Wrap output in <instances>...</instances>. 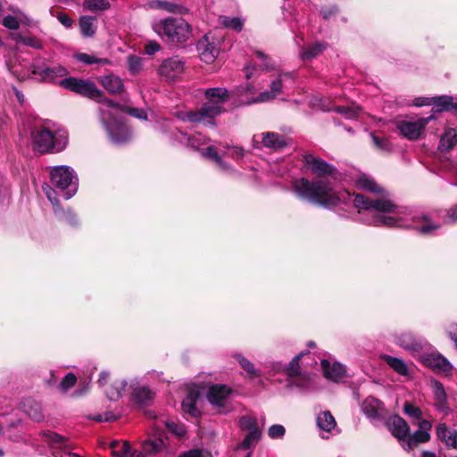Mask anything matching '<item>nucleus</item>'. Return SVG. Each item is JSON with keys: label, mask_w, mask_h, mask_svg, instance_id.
Wrapping results in <instances>:
<instances>
[{"label": "nucleus", "mask_w": 457, "mask_h": 457, "mask_svg": "<svg viewBox=\"0 0 457 457\" xmlns=\"http://www.w3.org/2000/svg\"><path fill=\"white\" fill-rule=\"evenodd\" d=\"M179 457H211L210 453L201 449H191L184 452Z\"/></svg>", "instance_id": "60"}, {"label": "nucleus", "mask_w": 457, "mask_h": 457, "mask_svg": "<svg viewBox=\"0 0 457 457\" xmlns=\"http://www.w3.org/2000/svg\"><path fill=\"white\" fill-rule=\"evenodd\" d=\"M184 66L183 60L176 56L164 60L159 67L158 72L164 79L171 81L183 73Z\"/></svg>", "instance_id": "16"}, {"label": "nucleus", "mask_w": 457, "mask_h": 457, "mask_svg": "<svg viewBox=\"0 0 457 457\" xmlns=\"http://www.w3.org/2000/svg\"><path fill=\"white\" fill-rule=\"evenodd\" d=\"M99 83L112 95L120 94L124 91L122 79L114 74H108L98 78Z\"/></svg>", "instance_id": "27"}, {"label": "nucleus", "mask_w": 457, "mask_h": 457, "mask_svg": "<svg viewBox=\"0 0 457 457\" xmlns=\"http://www.w3.org/2000/svg\"><path fill=\"white\" fill-rule=\"evenodd\" d=\"M294 79L295 76L293 72H279L278 77L271 80L270 90H265L260 93L255 98L247 101V104L265 103L275 99L282 92L283 82L287 81V79L293 81Z\"/></svg>", "instance_id": "8"}, {"label": "nucleus", "mask_w": 457, "mask_h": 457, "mask_svg": "<svg viewBox=\"0 0 457 457\" xmlns=\"http://www.w3.org/2000/svg\"><path fill=\"white\" fill-rule=\"evenodd\" d=\"M219 22L225 28L234 29L237 32L243 29L244 20L240 17L220 16Z\"/></svg>", "instance_id": "42"}, {"label": "nucleus", "mask_w": 457, "mask_h": 457, "mask_svg": "<svg viewBox=\"0 0 457 457\" xmlns=\"http://www.w3.org/2000/svg\"><path fill=\"white\" fill-rule=\"evenodd\" d=\"M15 16L7 15L3 19V25L9 29H18L20 23L29 24V19L19 9L14 10Z\"/></svg>", "instance_id": "31"}, {"label": "nucleus", "mask_w": 457, "mask_h": 457, "mask_svg": "<svg viewBox=\"0 0 457 457\" xmlns=\"http://www.w3.org/2000/svg\"><path fill=\"white\" fill-rule=\"evenodd\" d=\"M457 143V132L454 129L449 128L442 135L438 149L441 152H449Z\"/></svg>", "instance_id": "35"}, {"label": "nucleus", "mask_w": 457, "mask_h": 457, "mask_svg": "<svg viewBox=\"0 0 457 457\" xmlns=\"http://www.w3.org/2000/svg\"><path fill=\"white\" fill-rule=\"evenodd\" d=\"M120 109L118 111H114V110L111 109V112H113V115L111 118V122L113 124L115 122V120H118L121 123V126L127 130L129 136L124 141L120 142V143H115L116 145L126 143L131 137V132H130L129 129L125 125L123 118L120 116V112H125L130 114L131 116H133L137 119H139V120H146L147 119V114L145 112V110L142 108L124 107V106H121L120 104Z\"/></svg>", "instance_id": "21"}, {"label": "nucleus", "mask_w": 457, "mask_h": 457, "mask_svg": "<svg viewBox=\"0 0 457 457\" xmlns=\"http://www.w3.org/2000/svg\"><path fill=\"white\" fill-rule=\"evenodd\" d=\"M254 54L260 60L261 63L259 64V68H257V65L253 62H249L245 66V78L247 79L254 78L258 70L262 71H270L275 70L274 62L266 54L259 50H255Z\"/></svg>", "instance_id": "18"}, {"label": "nucleus", "mask_w": 457, "mask_h": 457, "mask_svg": "<svg viewBox=\"0 0 457 457\" xmlns=\"http://www.w3.org/2000/svg\"><path fill=\"white\" fill-rule=\"evenodd\" d=\"M286 429L282 425L275 424L269 428L268 436L272 438H282L285 435Z\"/></svg>", "instance_id": "57"}, {"label": "nucleus", "mask_w": 457, "mask_h": 457, "mask_svg": "<svg viewBox=\"0 0 457 457\" xmlns=\"http://www.w3.org/2000/svg\"><path fill=\"white\" fill-rule=\"evenodd\" d=\"M441 98H447V101H440L438 112L448 111L457 114V102H453V98L449 96H441Z\"/></svg>", "instance_id": "52"}, {"label": "nucleus", "mask_w": 457, "mask_h": 457, "mask_svg": "<svg viewBox=\"0 0 457 457\" xmlns=\"http://www.w3.org/2000/svg\"><path fill=\"white\" fill-rule=\"evenodd\" d=\"M172 135L175 139L180 142L183 145H186L189 147L197 149L199 146L204 145L208 141V138L201 134L188 135L181 130L176 129L175 131H172Z\"/></svg>", "instance_id": "26"}, {"label": "nucleus", "mask_w": 457, "mask_h": 457, "mask_svg": "<svg viewBox=\"0 0 457 457\" xmlns=\"http://www.w3.org/2000/svg\"><path fill=\"white\" fill-rule=\"evenodd\" d=\"M396 345L409 351L413 356H418L426 345V341L417 337L409 331H401L394 335Z\"/></svg>", "instance_id": "12"}, {"label": "nucleus", "mask_w": 457, "mask_h": 457, "mask_svg": "<svg viewBox=\"0 0 457 457\" xmlns=\"http://www.w3.org/2000/svg\"><path fill=\"white\" fill-rule=\"evenodd\" d=\"M200 58L206 63L212 62L219 54V49L212 44L201 41L198 44Z\"/></svg>", "instance_id": "33"}, {"label": "nucleus", "mask_w": 457, "mask_h": 457, "mask_svg": "<svg viewBox=\"0 0 457 457\" xmlns=\"http://www.w3.org/2000/svg\"><path fill=\"white\" fill-rule=\"evenodd\" d=\"M320 366L325 378L329 380L337 383L345 378V369L338 362H331L328 360H322Z\"/></svg>", "instance_id": "25"}, {"label": "nucleus", "mask_w": 457, "mask_h": 457, "mask_svg": "<svg viewBox=\"0 0 457 457\" xmlns=\"http://www.w3.org/2000/svg\"><path fill=\"white\" fill-rule=\"evenodd\" d=\"M153 29L162 38L173 43L186 42L191 36V26L182 18L169 17L155 21Z\"/></svg>", "instance_id": "4"}, {"label": "nucleus", "mask_w": 457, "mask_h": 457, "mask_svg": "<svg viewBox=\"0 0 457 457\" xmlns=\"http://www.w3.org/2000/svg\"><path fill=\"white\" fill-rule=\"evenodd\" d=\"M238 426L242 430L253 431V429H260L257 426V420L254 417L245 415L240 417Z\"/></svg>", "instance_id": "50"}, {"label": "nucleus", "mask_w": 457, "mask_h": 457, "mask_svg": "<svg viewBox=\"0 0 457 457\" xmlns=\"http://www.w3.org/2000/svg\"><path fill=\"white\" fill-rule=\"evenodd\" d=\"M157 6L162 9H164L170 12H174V13H179V14H185V13H187V12H188V10L186 7H184L182 5H178V4H172L170 2H167V1H158Z\"/></svg>", "instance_id": "51"}, {"label": "nucleus", "mask_w": 457, "mask_h": 457, "mask_svg": "<svg viewBox=\"0 0 457 457\" xmlns=\"http://www.w3.org/2000/svg\"><path fill=\"white\" fill-rule=\"evenodd\" d=\"M303 355L304 353H300L291 360L287 366L285 367V372L292 378L289 382L290 386L305 388L310 385L311 377L300 372L299 361Z\"/></svg>", "instance_id": "14"}, {"label": "nucleus", "mask_w": 457, "mask_h": 457, "mask_svg": "<svg viewBox=\"0 0 457 457\" xmlns=\"http://www.w3.org/2000/svg\"><path fill=\"white\" fill-rule=\"evenodd\" d=\"M447 101V98H441L440 96H434V97H417L414 100V105L418 107L421 106H433V111L436 112H438L440 101Z\"/></svg>", "instance_id": "43"}, {"label": "nucleus", "mask_w": 457, "mask_h": 457, "mask_svg": "<svg viewBox=\"0 0 457 457\" xmlns=\"http://www.w3.org/2000/svg\"><path fill=\"white\" fill-rule=\"evenodd\" d=\"M74 58L80 62H83L87 65H91V64H102V65H106V64H111V61L107 58H98L95 55H92V54H86V53H79V54H74Z\"/></svg>", "instance_id": "41"}, {"label": "nucleus", "mask_w": 457, "mask_h": 457, "mask_svg": "<svg viewBox=\"0 0 457 457\" xmlns=\"http://www.w3.org/2000/svg\"><path fill=\"white\" fill-rule=\"evenodd\" d=\"M60 86L83 96L94 99L101 104L99 107L101 120L112 143L122 142L128 137L129 134L127 130L121 126V123L118 120H115L113 124L111 122V118L113 115L111 109L118 111L120 109V104L105 97L103 91L100 90L93 81L69 77L62 79L60 81Z\"/></svg>", "instance_id": "2"}, {"label": "nucleus", "mask_w": 457, "mask_h": 457, "mask_svg": "<svg viewBox=\"0 0 457 457\" xmlns=\"http://www.w3.org/2000/svg\"><path fill=\"white\" fill-rule=\"evenodd\" d=\"M325 48H326V45H324L320 42H316L302 51L301 58L303 61H311L313 58L321 54V53L325 50Z\"/></svg>", "instance_id": "39"}, {"label": "nucleus", "mask_w": 457, "mask_h": 457, "mask_svg": "<svg viewBox=\"0 0 457 457\" xmlns=\"http://www.w3.org/2000/svg\"><path fill=\"white\" fill-rule=\"evenodd\" d=\"M129 389L132 401L138 404H145L154 397V392L147 386L140 385L137 378L129 379Z\"/></svg>", "instance_id": "17"}, {"label": "nucleus", "mask_w": 457, "mask_h": 457, "mask_svg": "<svg viewBox=\"0 0 457 457\" xmlns=\"http://www.w3.org/2000/svg\"><path fill=\"white\" fill-rule=\"evenodd\" d=\"M108 0H85L83 2V8L89 12H100L110 8Z\"/></svg>", "instance_id": "46"}, {"label": "nucleus", "mask_w": 457, "mask_h": 457, "mask_svg": "<svg viewBox=\"0 0 457 457\" xmlns=\"http://www.w3.org/2000/svg\"><path fill=\"white\" fill-rule=\"evenodd\" d=\"M25 411L33 420L40 421L44 418L42 408L40 404L36 402L29 401L25 404Z\"/></svg>", "instance_id": "48"}, {"label": "nucleus", "mask_w": 457, "mask_h": 457, "mask_svg": "<svg viewBox=\"0 0 457 457\" xmlns=\"http://www.w3.org/2000/svg\"><path fill=\"white\" fill-rule=\"evenodd\" d=\"M112 447L116 457H137V452L132 449L128 442H115L112 445Z\"/></svg>", "instance_id": "38"}, {"label": "nucleus", "mask_w": 457, "mask_h": 457, "mask_svg": "<svg viewBox=\"0 0 457 457\" xmlns=\"http://www.w3.org/2000/svg\"><path fill=\"white\" fill-rule=\"evenodd\" d=\"M386 426L392 435L399 440L403 446V443H404L410 432V428L407 422L399 415H393L387 419Z\"/></svg>", "instance_id": "19"}, {"label": "nucleus", "mask_w": 457, "mask_h": 457, "mask_svg": "<svg viewBox=\"0 0 457 457\" xmlns=\"http://www.w3.org/2000/svg\"><path fill=\"white\" fill-rule=\"evenodd\" d=\"M31 68L33 74L38 76L43 82L46 83H55L58 79L68 74V70L61 64L33 63Z\"/></svg>", "instance_id": "9"}, {"label": "nucleus", "mask_w": 457, "mask_h": 457, "mask_svg": "<svg viewBox=\"0 0 457 457\" xmlns=\"http://www.w3.org/2000/svg\"><path fill=\"white\" fill-rule=\"evenodd\" d=\"M30 137L33 149L41 154L50 150L60 152L64 149L68 141L64 131H54L45 126L33 128Z\"/></svg>", "instance_id": "5"}, {"label": "nucleus", "mask_w": 457, "mask_h": 457, "mask_svg": "<svg viewBox=\"0 0 457 457\" xmlns=\"http://www.w3.org/2000/svg\"><path fill=\"white\" fill-rule=\"evenodd\" d=\"M384 361L386 362V364L391 367L395 372L402 376H407L409 373V369L407 364L403 361V359L390 356V355H385L383 357Z\"/></svg>", "instance_id": "37"}, {"label": "nucleus", "mask_w": 457, "mask_h": 457, "mask_svg": "<svg viewBox=\"0 0 457 457\" xmlns=\"http://www.w3.org/2000/svg\"><path fill=\"white\" fill-rule=\"evenodd\" d=\"M286 366L283 365L282 362L280 361H273V362H270V371L269 373L270 375H276L278 373H280L282 371H285V368Z\"/></svg>", "instance_id": "63"}, {"label": "nucleus", "mask_w": 457, "mask_h": 457, "mask_svg": "<svg viewBox=\"0 0 457 457\" xmlns=\"http://www.w3.org/2000/svg\"><path fill=\"white\" fill-rule=\"evenodd\" d=\"M372 140L374 145L380 150L389 151L391 149V143L388 139L384 137H379L376 135H372Z\"/></svg>", "instance_id": "58"}, {"label": "nucleus", "mask_w": 457, "mask_h": 457, "mask_svg": "<svg viewBox=\"0 0 457 457\" xmlns=\"http://www.w3.org/2000/svg\"><path fill=\"white\" fill-rule=\"evenodd\" d=\"M435 119L434 114L428 117L420 118L416 120H402L396 122V128L401 134L409 140H417L427 125Z\"/></svg>", "instance_id": "7"}, {"label": "nucleus", "mask_w": 457, "mask_h": 457, "mask_svg": "<svg viewBox=\"0 0 457 457\" xmlns=\"http://www.w3.org/2000/svg\"><path fill=\"white\" fill-rule=\"evenodd\" d=\"M231 389L225 385H212L210 386L207 398L209 403L216 407L220 412H227L229 410V395Z\"/></svg>", "instance_id": "10"}, {"label": "nucleus", "mask_w": 457, "mask_h": 457, "mask_svg": "<svg viewBox=\"0 0 457 457\" xmlns=\"http://www.w3.org/2000/svg\"><path fill=\"white\" fill-rule=\"evenodd\" d=\"M166 427L175 435L183 436L186 434V430L182 425L177 424L172 420L166 421Z\"/></svg>", "instance_id": "59"}, {"label": "nucleus", "mask_w": 457, "mask_h": 457, "mask_svg": "<svg viewBox=\"0 0 457 457\" xmlns=\"http://www.w3.org/2000/svg\"><path fill=\"white\" fill-rule=\"evenodd\" d=\"M201 154L203 157L212 160L221 170H232V166L222 160L221 156L219 155L213 145H209L205 149L202 150Z\"/></svg>", "instance_id": "32"}, {"label": "nucleus", "mask_w": 457, "mask_h": 457, "mask_svg": "<svg viewBox=\"0 0 457 457\" xmlns=\"http://www.w3.org/2000/svg\"><path fill=\"white\" fill-rule=\"evenodd\" d=\"M127 387L129 388V379H116L105 388L104 393L110 400L116 401L123 396Z\"/></svg>", "instance_id": "28"}, {"label": "nucleus", "mask_w": 457, "mask_h": 457, "mask_svg": "<svg viewBox=\"0 0 457 457\" xmlns=\"http://www.w3.org/2000/svg\"><path fill=\"white\" fill-rule=\"evenodd\" d=\"M436 436L440 440L445 442L447 446L452 447L453 443H455L453 440V432L450 431L445 423H441L436 427Z\"/></svg>", "instance_id": "47"}, {"label": "nucleus", "mask_w": 457, "mask_h": 457, "mask_svg": "<svg viewBox=\"0 0 457 457\" xmlns=\"http://www.w3.org/2000/svg\"><path fill=\"white\" fill-rule=\"evenodd\" d=\"M81 34L89 37L96 33V18L92 16H82L79 21Z\"/></svg>", "instance_id": "40"}, {"label": "nucleus", "mask_w": 457, "mask_h": 457, "mask_svg": "<svg viewBox=\"0 0 457 457\" xmlns=\"http://www.w3.org/2000/svg\"><path fill=\"white\" fill-rule=\"evenodd\" d=\"M15 40L17 43L33 47L35 49H39L42 47L41 42L34 37H22L21 35H17Z\"/></svg>", "instance_id": "55"}, {"label": "nucleus", "mask_w": 457, "mask_h": 457, "mask_svg": "<svg viewBox=\"0 0 457 457\" xmlns=\"http://www.w3.org/2000/svg\"><path fill=\"white\" fill-rule=\"evenodd\" d=\"M50 179L56 195L69 200L78 191L79 179L72 168L66 165L55 166L51 169Z\"/></svg>", "instance_id": "6"}, {"label": "nucleus", "mask_w": 457, "mask_h": 457, "mask_svg": "<svg viewBox=\"0 0 457 457\" xmlns=\"http://www.w3.org/2000/svg\"><path fill=\"white\" fill-rule=\"evenodd\" d=\"M42 189L47 199L51 202L54 214L59 220H63L71 226H75L79 223L77 215L71 210L69 209L64 211L61 208L59 200L56 197V193L51 186L45 183L42 186Z\"/></svg>", "instance_id": "11"}, {"label": "nucleus", "mask_w": 457, "mask_h": 457, "mask_svg": "<svg viewBox=\"0 0 457 457\" xmlns=\"http://www.w3.org/2000/svg\"><path fill=\"white\" fill-rule=\"evenodd\" d=\"M200 398V393L197 387H191L188 389L186 397L182 401V410L186 414L193 418L200 415V411L197 407V401Z\"/></svg>", "instance_id": "24"}, {"label": "nucleus", "mask_w": 457, "mask_h": 457, "mask_svg": "<svg viewBox=\"0 0 457 457\" xmlns=\"http://www.w3.org/2000/svg\"><path fill=\"white\" fill-rule=\"evenodd\" d=\"M77 378L73 373H68L61 381L58 387L62 393L68 392L75 386Z\"/></svg>", "instance_id": "53"}, {"label": "nucleus", "mask_w": 457, "mask_h": 457, "mask_svg": "<svg viewBox=\"0 0 457 457\" xmlns=\"http://www.w3.org/2000/svg\"><path fill=\"white\" fill-rule=\"evenodd\" d=\"M403 412L414 420H421L422 411L411 403L406 402L403 405Z\"/></svg>", "instance_id": "54"}, {"label": "nucleus", "mask_w": 457, "mask_h": 457, "mask_svg": "<svg viewBox=\"0 0 457 457\" xmlns=\"http://www.w3.org/2000/svg\"><path fill=\"white\" fill-rule=\"evenodd\" d=\"M429 440V432L417 429L413 434H408L404 443H403V448L406 451H411L419 444L427 443Z\"/></svg>", "instance_id": "29"}, {"label": "nucleus", "mask_w": 457, "mask_h": 457, "mask_svg": "<svg viewBox=\"0 0 457 457\" xmlns=\"http://www.w3.org/2000/svg\"><path fill=\"white\" fill-rule=\"evenodd\" d=\"M236 360L240 364L241 368L249 375L250 378H257L260 376V372L255 369L253 363L244 357L242 354H236Z\"/></svg>", "instance_id": "45"}, {"label": "nucleus", "mask_w": 457, "mask_h": 457, "mask_svg": "<svg viewBox=\"0 0 457 457\" xmlns=\"http://www.w3.org/2000/svg\"><path fill=\"white\" fill-rule=\"evenodd\" d=\"M431 386L433 390V395L435 398V406L437 410L444 411L447 408V395L445 391V388L437 380L431 381Z\"/></svg>", "instance_id": "30"}, {"label": "nucleus", "mask_w": 457, "mask_h": 457, "mask_svg": "<svg viewBox=\"0 0 457 457\" xmlns=\"http://www.w3.org/2000/svg\"><path fill=\"white\" fill-rule=\"evenodd\" d=\"M164 445V441L161 436L154 440H147L143 443L142 451L137 453V457H140V455H151L157 453L163 450Z\"/></svg>", "instance_id": "34"}, {"label": "nucleus", "mask_w": 457, "mask_h": 457, "mask_svg": "<svg viewBox=\"0 0 457 457\" xmlns=\"http://www.w3.org/2000/svg\"><path fill=\"white\" fill-rule=\"evenodd\" d=\"M457 222V204L450 207L446 212L445 223Z\"/></svg>", "instance_id": "61"}, {"label": "nucleus", "mask_w": 457, "mask_h": 457, "mask_svg": "<svg viewBox=\"0 0 457 457\" xmlns=\"http://www.w3.org/2000/svg\"><path fill=\"white\" fill-rule=\"evenodd\" d=\"M337 12H338V9L335 5L323 7L320 10V13H321L322 17L326 20L334 16Z\"/></svg>", "instance_id": "62"}, {"label": "nucleus", "mask_w": 457, "mask_h": 457, "mask_svg": "<svg viewBox=\"0 0 457 457\" xmlns=\"http://www.w3.org/2000/svg\"><path fill=\"white\" fill-rule=\"evenodd\" d=\"M323 111H335L347 119H353L358 116L360 108L359 107H345V106H336L334 109L331 108H321Z\"/></svg>", "instance_id": "49"}, {"label": "nucleus", "mask_w": 457, "mask_h": 457, "mask_svg": "<svg viewBox=\"0 0 457 457\" xmlns=\"http://www.w3.org/2000/svg\"><path fill=\"white\" fill-rule=\"evenodd\" d=\"M206 103L197 111L180 112L179 119L183 121L214 125V119L223 112V104L229 97L228 91L224 87L208 88L204 92Z\"/></svg>", "instance_id": "3"}, {"label": "nucleus", "mask_w": 457, "mask_h": 457, "mask_svg": "<svg viewBox=\"0 0 457 457\" xmlns=\"http://www.w3.org/2000/svg\"><path fill=\"white\" fill-rule=\"evenodd\" d=\"M304 161L319 178L312 181L304 178L294 181L293 191L303 200L326 208L353 205L359 212L366 211L371 215L367 221L370 225L413 228L423 235H433L441 228V224L431 220L428 215L412 213L386 197L370 198L347 190L336 191L326 178V175H334L336 169L332 165L312 154H306Z\"/></svg>", "instance_id": "1"}, {"label": "nucleus", "mask_w": 457, "mask_h": 457, "mask_svg": "<svg viewBox=\"0 0 457 457\" xmlns=\"http://www.w3.org/2000/svg\"><path fill=\"white\" fill-rule=\"evenodd\" d=\"M261 435L262 432L260 429H253V431H249L245 436L244 440L238 445V448L248 450L253 447L258 443Z\"/></svg>", "instance_id": "44"}, {"label": "nucleus", "mask_w": 457, "mask_h": 457, "mask_svg": "<svg viewBox=\"0 0 457 457\" xmlns=\"http://www.w3.org/2000/svg\"><path fill=\"white\" fill-rule=\"evenodd\" d=\"M128 63H129V70L130 73L133 75H137L142 70V61H141V58H139L137 56H135V55L129 56V60H128Z\"/></svg>", "instance_id": "56"}, {"label": "nucleus", "mask_w": 457, "mask_h": 457, "mask_svg": "<svg viewBox=\"0 0 457 457\" xmlns=\"http://www.w3.org/2000/svg\"><path fill=\"white\" fill-rule=\"evenodd\" d=\"M42 436L44 441L47 443L52 449L56 451L60 450L67 453L69 457H81L77 453L67 451L70 447V444L66 437L52 431L44 432Z\"/></svg>", "instance_id": "20"}, {"label": "nucleus", "mask_w": 457, "mask_h": 457, "mask_svg": "<svg viewBox=\"0 0 457 457\" xmlns=\"http://www.w3.org/2000/svg\"><path fill=\"white\" fill-rule=\"evenodd\" d=\"M361 409L367 418L371 420H380L386 412L383 403L372 396H369L363 401Z\"/></svg>", "instance_id": "22"}, {"label": "nucleus", "mask_w": 457, "mask_h": 457, "mask_svg": "<svg viewBox=\"0 0 457 457\" xmlns=\"http://www.w3.org/2000/svg\"><path fill=\"white\" fill-rule=\"evenodd\" d=\"M253 145L255 148L262 146L271 149L279 150L287 145L285 137L275 132H262L253 137Z\"/></svg>", "instance_id": "15"}, {"label": "nucleus", "mask_w": 457, "mask_h": 457, "mask_svg": "<svg viewBox=\"0 0 457 457\" xmlns=\"http://www.w3.org/2000/svg\"><path fill=\"white\" fill-rule=\"evenodd\" d=\"M316 424L323 438H328L325 434H337V422L333 415L328 411H320L316 417Z\"/></svg>", "instance_id": "23"}, {"label": "nucleus", "mask_w": 457, "mask_h": 457, "mask_svg": "<svg viewBox=\"0 0 457 457\" xmlns=\"http://www.w3.org/2000/svg\"><path fill=\"white\" fill-rule=\"evenodd\" d=\"M358 188L370 191L371 193H382L383 189L376 183V181L369 175L361 174L356 179Z\"/></svg>", "instance_id": "36"}, {"label": "nucleus", "mask_w": 457, "mask_h": 457, "mask_svg": "<svg viewBox=\"0 0 457 457\" xmlns=\"http://www.w3.org/2000/svg\"><path fill=\"white\" fill-rule=\"evenodd\" d=\"M160 45L155 41H151L147 43L145 46V53L149 55H152L160 50Z\"/></svg>", "instance_id": "64"}, {"label": "nucleus", "mask_w": 457, "mask_h": 457, "mask_svg": "<svg viewBox=\"0 0 457 457\" xmlns=\"http://www.w3.org/2000/svg\"><path fill=\"white\" fill-rule=\"evenodd\" d=\"M420 361L427 367L431 368L435 372L449 374L453 370L450 361L437 352L420 353Z\"/></svg>", "instance_id": "13"}]
</instances>
